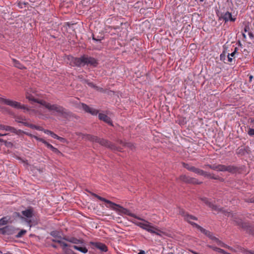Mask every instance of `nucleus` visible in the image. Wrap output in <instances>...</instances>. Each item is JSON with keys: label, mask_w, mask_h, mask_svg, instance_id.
Returning <instances> with one entry per match:
<instances>
[{"label": "nucleus", "mask_w": 254, "mask_h": 254, "mask_svg": "<svg viewBox=\"0 0 254 254\" xmlns=\"http://www.w3.org/2000/svg\"><path fill=\"white\" fill-rule=\"evenodd\" d=\"M91 194L93 196L96 197L100 200L106 202L107 204V205H106L107 207L111 209L116 210L120 214H125L127 215H128V216L133 217L137 219H140L139 217H137L134 214L132 213L129 210L127 209V208H124L123 207L121 206L119 204H117L114 202H113L111 201L108 200L104 197H102L97 195L96 193H92Z\"/></svg>", "instance_id": "nucleus-1"}, {"label": "nucleus", "mask_w": 254, "mask_h": 254, "mask_svg": "<svg viewBox=\"0 0 254 254\" xmlns=\"http://www.w3.org/2000/svg\"><path fill=\"white\" fill-rule=\"evenodd\" d=\"M70 64L73 66L77 67L83 66L85 65L96 67L98 65L97 60L87 55H83L79 58L72 57L70 61Z\"/></svg>", "instance_id": "nucleus-2"}, {"label": "nucleus", "mask_w": 254, "mask_h": 254, "mask_svg": "<svg viewBox=\"0 0 254 254\" xmlns=\"http://www.w3.org/2000/svg\"><path fill=\"white\" fill-rule=\"evenodd\" d=\"M40 104L44 106L46 108L50 111L56 112L60 117L67 119L71 116V113L64 108L63 106L58 104H51L45 101H42Z\"/></svg>", "instance_id": "nucleus-3"}, {"label": "nucleus", "mask_w": 254, "mask_h": 254, "mask_svg": "<svg viewBox=\"0 0 254 254\" xmlns=\"http://www.w3.org/2000/svg\"><path fill=\"white\" fill-rule=\"evenodd\" d=\"M139 220L143 221V222H140L135 220H134L132 222L136 225L139 226V227L150 233L155 234L157 235H160V233L161 232V231L159 230L157 227L153 226L151 223L140 218Z\"/></svg>", "instance_id": "nucleus-4"}, {"label": "nucleus", "mask_w": 254, "mask_h": 254, "mask_svg": "<svg viewBox=\"0 0 254 254\" xmlns=\"http://www.w3.org/2000/svg\"><path fill=\"white\" fill-rule=\"evenodd\" d=\"M85 138L92 142H97L103 146L108 147L112 150H115L116 149V147L115 146V145L111 142L107 141L106 139L99 138L96 136L87 134L85 136Z\"/></svg>", "instance_id": "nucleus-5"}, {"label": "nucleus", "mask_w": 254, "mask_h": 254, "mask_svg": "<svg viewBox=\"0 0 254 254\" xmlns=\"http://www.w3.org/2000/svg\"><path fill=\"white\" fill-rule=\"evenodd\" d=\"M0 103H4L5 105L11 106L15 109H22L26 111H30V109L24 105H21L19 102L7 99L0 97Z\"/></svg>", "instance_id": "nucleus-6"}, {"label": "nucleus", "mask_w": 254, "mask_h": 254, "mask_svg": "<svg viewBox=\"0 0 254 254\" xmlns=\"http://www.w3.org/2000/svg\"><path fill=\"white\" fill-rule=\"evenodd\" d=\"M236 222L247 233L253 234V227L249 223L243 222L241 219L236 221Z\"/></svg>", "instance_id": "nucleus-7"}, {"label": "nucleus", "mask_w": 254, "mask_h": 254, "mask_svg": "<svg viewBox=\"0 0 254 254\" xmlns=\"http://www.w3.org/2000/svg\"><path fill=\"white\" fill-rule=\"evenodd\" d=\"M21 213L22 215L27 218L26 221L29 225V226H31L30 224L31 223V220H28V219L32 218L34 216V210L33 208L31 207H29L28 209L22 211Z\"/></svg>", "instance_id": "nucleus-8"}, {"label": "nucleus", "mask_w": 254, "mask_h": 254, "mask_svg": "<svg viewBox=\"0 0 254 254\" xmlns=\"http://www.w3.org/2000/svg\"><path fill=\"white\" fill-rule=\"evenodd\" d=\"M237 171V168L232 165L226 166L224 165H218V171L225 172L227 171L230 173H234Z\"/></svg>", "instance_id": "nucleus-9"}, {"label": "nucleus", "mask_w": 254, "mask_h": 254, "mask_svg": "<svg viewBox=\"0 0 254 254\" xmlns=\"http://www.w3.org/2000/svg\"><path fill=\"white\" fill-rule=\"evenodd\" d=\"M220 19H222L226 23L228 21L234 22L236 18L234 16H232V13L229 11L223 12L221 13Z\"/></svg>", "instance_id": "nucleus-10"}, {"label": "nucleus", "mask_w": 254, "mask_h": 254, "mask_svg": "<svg viewBox=\"0 0 254 254\" xmlns=\"http://www.w3.org/2000/svg\"><path fill=\"white\" fill-rule=\"evenodd\" d=\"M192 225L193 227H195L197 229H198L201 233L204 234L205 235H206L207 237H208L209 239L213 240V238H215V236L213 235V234L210 232V231L204 229L197 224L195 223H192Z\"/></svg>", "instance_id": "nucleus-11"}, {"label": "nucleus", "mask_w": 254, "mask_h": 254, "mask_svg": "<svg viewBox=\"0 0 254 254\" xmlns=\"http://www.w3.org/2000/svg\"><path fill=\"white\" fill-rule=\"evenodd\" d=\"M183 166L188 170L193 172L197 175L202 176L203 170L185 163H183Z\"/></svg>", "instance_id": "nucleus-12"}, {"label": "nucleus", "mask_w": 254, "mask_h": 254, "mask_svg": "<svg viewBox=\"0 0 254 254\" xmlns=\"http://www.w3.org/2000/svg\"><path fill=\"white\" fill-rule=\"evenodd\" d=\"M90 244L95 247L96 249L99 250L101 252H107L108 251V248L107 246L103 243L90 242Z\"/></svg>", "instance_id": "nucleus-13"}, {"label": "nucleus", "mask_w": 254, "mask_h": 254, "mask_svg": "<svg viewBox=\"0 0 254 254\" xmlns=\"http://www.w3.org/2000/svg\"><path fill=\"white\" fill-rule=\"evenodd\" d=\"M81 106L82 109L87 113H90L92 115H97L98 114L99 111L98 110L90 107L85 104L82 103Z\"/></svg>", "instance_id": "nucleus-14"}, {"label": "nucleus", "mask_w": 254, "mask_h": 254, "mask_svg": "<svg viewBox=\"0 0 254 254\" xmlns=\"http://www.w3.org/2000/svg\"><path fill=\"white\" fill-rule=\"evenodd\" d=\"M14 233V227L12 226H6L0 228V233L2 235H12Z\"/></svg>", "instance_id": "nucleus-15"}, {"label": "nucleus", "mask_w": 254, "mask_h": 254, "mask_svg": "<svg viewBox=\"0 0 254 254\" xmlns=\"http://www.w3.org/2000/svg\"><path fill=\"white\" fill-rule=\"evenodd\" d=\"M201 200L202 202H203L210 208H211L212 210L217 211H220L221 210V208H219L217 206L210 202L208 198L206 197H203L201 198Z\"/></svg>", "instance_id": "nucleus-16"}, {"label": "nucleus", "mask_w": 254, "mask_h": 254, "mask_svg": "<svg viewBox=\"0 0 254 254\" xmlns=\"http://www.w3.org/2000/svg\"><path fill=\"white\" fill-rule=\"evenodd\" d=\"M249 36L250 39H253L254 38V35L252 31L251 30L249 23H247L245 24L244 27V33H243V36L244 38L246 40L247 38V34Z\"/></svg>", "instance_id": "nucleus-17"}, {"label": "nucleus", "mask_w": 254, "mask_h": 254, "mask_svg": "<svg viewBox=\"0 0 254 254\" xmlns=\"http://www.w3.org/2000/svg\"><path fill=\"white\" fill-rule=\"evenodd\" d=\"M98 118L100 120L104 121V122L107 123L108 125L113 126L111 118L106 115L102 113H99L98 114Z\"/></svg>", "instance_id": "nucleus-18"}, {"label": "nucleus", "mask_w": 254, "mask_h": 254, "mask_svg": "<svg viewBox=\"0 0 254 254\" xmlns=\"http://www.w3.org/2000/svg\"><path fill=\"white\" fill-rule=\"evenodd\" d=\"M249 148L248 147L241 146L237 150V153L241 155H244L246 153H249Z\"/></svg>", "instance_id": "nucleus-19"}, {"label": "nucleus", "mask_w": 254, "mask_h": 254, "mask_svg": "<svg viewBox=\"0 0 254 254\" xmlns=\"http://www.w3.org/2000/svg\"><path fill=\"white\" fill-rule=\"evenodd\" d=\"M212 241H213L214 242H215L216 244L220 247L225 248H227L229 249H231V247L230 246H229L228 245L224 243L223 242L220 241L219 239H218L216 237H215V238H213V240Z\"/></svg>", "instance_id": "nucleus-20"}, {"label": "nucleus", "mask_w": 254, "mask_h": 254, "mask_svg": "<svg viewBox=\"0 0 254 254\" xmlns=\"http://www.w3.org/2000/svg\"><path fill=\"white\" fill-rule=\"evenodd\" d=\"M64 239L68 242H69L74 244H84L83 240H80V239H78L74 238V237H71L70 238Z\"/></svg>", "instance_id": "nucleus-21"}, {"label": "nucleus", "mask_w": 254, "mask_h": 254, "mask_svg": "<svg viewBox=\"0 0 254 254\" xmlns=\"http://www.w3.org/2000/svg\"><path fill=\"white\" fill-rule=\"evenodd\" d=\"M1 130H4L6 131H9L11 133H13V132H15V127H12V126L5 125L2 124V127H1Z\"/></svg>", "instance_id": "nucleus-22"}, {"label": "nucleus", "mask_w": 254, "mask_h": 254, "mask_svg": "<svg viewBox=\"0 0 254 254\" xmlns=\"http://www.w3.org/2000/svg\"><path fill=\"white\" fill-rule=\"evenodd\" d=\"M47 148L50 149L53 152L58 155H62V153L57 148L53 146L52 144H50L47 142L46 144L45 145Z\"/></svg>", "instance_id": "nucleus-23"}, {"label": "nucleus", "mask_w": 254, "mask_h": 254, "mask_svg": "<svg viewBox=\"0 0 254 254\" xmlns=\"http://www.w3.org/2000/svg\"><path fill=\"white\" fill-rule=\"evenodd\" d=\"M14 118L15 119V121L18 123H21L24 125V123H26V119L22 116H14Z\"/></svg>", "instance_id": "nucleus-24"}, {"label": "nucleus", "mask_w": 254, "mask_h": 254, "mask_svg": "<svg viewBox=\"0 0 254 254\" xmlns=\"http://www.w3.org/2000/svg\"><path fill=\"white\" fill-rule=\"evenodd\" d=\"M72 248L74 249L79 251L83 254H86L88 252V249L85 247H80L76 245H74L72 246Z\"/></svg>", "instance_id": "nucleus-25"}, {"label": "nucleus", "mask_w": 254, "mask_h": 254, "mask_svg": "<svg viewBox=\"0 0 254 254\" xmlns=\"http://www.w3.org/2000/svg\"><path fill=\"white\" fill-rule=\"evenodd\" d=\"M189 179V180L188 184H193V185H200V184H202V182L199 181L198 179L194 178H192V177H190Z\"/></svg>", "instance_id": "nucleus-26"}, {"label": "nucleus", "mask_w": 254, "mask_h": 254, "mask_svg": "<svg viewBox=\"0 0 254 254\" xmlns=\"http://www.w3.org/2000/svg\"><path fill=\"white\" fill-rule=\"evenodd\" d=\"M12 62L15 67L21 69L25 68L24 66L22 65L18 61L13 59Z\"/></svg>", "instance_id": "nucleus-27"}, {"label": "nucleus", "mask_w": 254, "mask_h": 254, "mask_svg": "<svg viewBox=\"0 0 254 254\" xmlns=\"http://www.w3.org/2000/svg\"><path fill=\"white\" fill-rule=\"evenodd\" d=\"M26 98L28 100L32 102H35V103L36 102V103H38L39 104H40V102L42 101V100L39 101L37 99L35 98L33 95H32L31 94H27L26 95Z\"/></svg>", "instance_id": "nucleus-28"}, {"label": "nucleus", "mask_w": 254, "mask_h": 254, "mask_svg": "<svg viewBox=\"0 0 254 254\" xmlns=\"http://www.w3.org/2000/svg\"><path fill=\"white\" fill-rule=\"evenodd\" d=\"M186 217L185 218V220L188 221L189 223H190L191 225H192V223H193V222H191L190 220H197V217L193 216V215H190L189 213L187 215H186Z\"/></svg>", "instance_id": "nucleus-29"}, {"label": "nucleus", "mask_w": 254, "mask_h": 254, "mask_svg": "<svg viewBox=\"0 0 254 254\" xmlns=\"http://www.w3.org/2000/svg\"><path fill=\"white\" fill-rule=\"evenodd\" d=\"M52 241L54 242L58 243L60 244L62 247L63 249L64 250L65 248L67 247L68 245L66 243L62 241L60 239H52Z\"/></svg>", "instance_id": "nucleus-30"}, {"label": "nucleus", "mask_w": 254, "mask_h": 254, "mask_svg": "<svg viewBox=\"0 0 254 254\" xmlns=\"http://www.w3.org/2000/svg\"><path fill=\"white\" fill-rule=\"evenodd\" d=\"M50 235L55 238L54 239H60L62 238V237L60 236L59 232L57 231H53L51 232Z\"/></svg>", "instance_id": "nucleus-31"}, {"label": "nucleus", "mask_w": 254, "mask_h": 254, "mask_svg": "<svg viewBox=\"0 0 254 254\" xmlns=\"http://www.w3.org/2000/svg\"><path fill=\"white\" fill-rule=\"evenodd\" d=\"M44 132L47 134L51 135L54 138L57 137V135L51 130L45 129L44 130Z\"/></svg>", "instance_id": "nucleus-32"}, {"label": "nucleus", "mask_w": 254, "mask_h": 254, "mask_svg": "<svg viewBox=\"0 0 254 254\" xmlns=\"http://www.w3.org/2000/svg\"><path fill=\"white\" fill-rule=\"evenodd\" d=\"M189 178H190L189 176H186L185 175H183L180 177V180L184 182L188 183Z\"/></svg>", "instance_id": "nucleus-33"}, {"label": "nucleus", "mask_w": 254, "mask_h": 254, "mask_svg": "<svg viewBox=\"0 0 254 254\" xmlns=\"http://www.w3.org/2000/svg\"><path fill=\"white\" fill-rule=\"evenodd\" d=\"M8 219L6 217H3L0 219V226L5 225L7 224Z\"/></svg>", "instance_id": "nucleus-34"}, {"label": "nucleus", "mask_w": 254, "mask_h": 254, "mask_svg": "<svg viewBox=\"0 0 254 254\" xmlns=\"http://www.w3.org/2000/svg\"><path fill=\"white\" fill-rule=\"evenodd\" d=\"M27 231L25 230L22 229L20 231L18 234L16 235V238H19L22 237L23 235H24L26 233Z\"/></svg>", "instance_id": "nucleus-35"}, {"label": "nucleus", "mask_w": 254, "mask_h": 254, "mask_svg": "<svg viewBox=\"0 0 254 254\" xmlns=\"http://www.w3.org/2000/svg\"><path fill=\"white\" fill-rule=\"evenodd\" d=\"M84 83H86L89 86L95 89L97 88V86L95 85L93 82H90L89 80H84Z\"/></svg>", "instance_id": "nucleus-36"}, {"label": "nucleus", "mask_w": 254, "mask_h": 254, "mask_svg": "<svg viewBox=\"0 0 254 254\" xmlns=\"http://www.w3.org/2000/svg\"><path fill=\"white\" fill-rule=\"evenodd\" d=\"M226 52L224 51L220 55V60L222 61H224L226 60Z\"/></svg>", "instance_id": "nucleus-37"}, {"label": "nucleus", "mask_w": 254, "mask_h": 254, "mask_svg": "<svg viewBox=\"0 0 254 254\" xmlns=\"http://www.w3.org/2000/svg\"><path fill=\"white\" fill-rule=\"evenodd\" d=\"M34 138L36 139L37 141H40L41 142H42L43 143H44L45 145L46 144V143H47V141H46L45 139H44L43 138H40L37 136H34Z\"/></svg>", "instance_id": "nucleus-38"}, {"label": "nucleus", "mask_w": 254, "mask_h": 254, "mask_svg": "<svg viewBox=\"0 0 254 254\" xmlns=\"http://www.w3.org/2000/svg\"><path fill=\"white\" fill-rule=\"evenodd\" d=\"M238 48L235 47L234 49V51L232 52L231 54L228 53V55H230V56L232 58H235V55L237 53Z\"/></svg>", "instance_id": "nucleus-39"}, {"label": "nucleus", "mask_w": 254, "mask_h": 254, "mask_svg": "<svg viewBox=\"0 0 254 254\" xmlns=\"http://www.w3.org/2000/svg\"><path fill=\"white\" fill-rule=\"evenodd\" d=\"M179 214L184 217V219H185L187 216L186 215H187L188 213L183 209H180L179 211Z\"/></svg>", "instance_id": "nucleus-40"}, {"label": "nucleus", "mask_w": 254, "mask_h": 254, "mask_svg": "<svg viewBox=\"0 0 254 254\" xmlns=\"http://www.w3.org/2000/svg\"><path fill=\"white\" fill-rule=\"evenodd\" d=\"M24 125L26 127H29L32 129H35V126L36 125H33V124H29L27 122H26V123H24Z\"/></svg>", "instance_id": "nucleus-41"}, {"label": "nucleus", "mask_w": 254, "mask_h": 254, "mask_svg": "<svg viewBox=\"0 0 254 254\" xmlns=\"http://www.w3.org/2000/svg\"><path fill=\"white\" fill-rule=\"evenodd\" d=\"M13 133L17 134V135H20L22 133H24V134H27L26 132H25L23 130H22L21 129H17L16 128H15V132H13Z\"/></svg>", "instance_id": "nucleus-42"}, {"label": "nucleus", "mask_w": 254, "mask_h": 254, "mask_svg": "<svg viewBox=\"0 0 254 254\" xmlns=\"http://www.w3.org/2000/svg\"><path fill=\"white\" fill-rule=\"evenodd\" d=\"M211 174L210 173L206 172V171H203V173H202V176H203V177H207V178H209L211 176Z\"/></svg>", "instance_id": "nucleus-43"}, {"label": "nucleus", "mask_w": 254, "mask_h": 254, "mask_svg": "<svg viewBox=\"0 0 254 254\" xmlns=\"http://www.w3.org/2000/svg\"><path fill=\"white\" fill-rule=\"evenodd\" d=\"M209 168L212 169L213 170H216L218 171V165H211V166H209Z\"/></svg>", "instance_id": "nucleus-44"}, {"label": "nucleus", "mask_w": 254, "mask_h": 254, "mask_svg": "<svg viewBox=\"0 0 254 254\" xmlns=\"http://www.w3.org/2000/svg\"><path fill=\"white\" fill-rule=\"evenodd\" d=\"M207 247L208 248H210V249H212L213 251H215V252H217V250H218V248H217V247H215V246H213V245H207Z\"/></svg>", "instance_id": "nucleus-45"}, {"label": "nucleus", "mask_w": 254, "mask_h": 254, "mask_svg": "<svg viewBox=\"0 0 254 254\" xmlns=\"http://www.w3.org/2000/svg\"><path fill=\"white\" fill-rule=\"evenodd\" d=\"M35 129H36L37 130H41L44 132V130H45V129L43 128L42 127L36 126H35Z\"/></svg>", "instance_id": "nucleus-46"}, {"label": "nucleus", "mask_w": 254, "mask_h": 254, "mask_svg": "<svg viewBox=\"0 0 254 254\" xmlns=\"http://www.w3.org/2000/svg\"><path fill=\"white\" fill-rule=\"evenodd\" d=\"M248 133L250 135H254V128H250L248 131Z\"/></svg>", "instance_id": "nucleus-47"}, {"label": "nucleus", "mask_w": 254, "mask_h": 254, "mask_svg": "<svg viewBox=\"0 0 254 254\" xmlns=\"http://www.w3.org/2000/svg\"><path fill=\"white\" fill-rule=\"evenodd\" d=\"M77 78H78V79H79L80 80H81V81H82V82H83V83H84V80H86V79H84V78H83V75H78Z\"/></svg>", "instance_id": "nucleus-48"}, {"label": "nucleus", "mask_w": 254, "mask_h": 254, "mask_svg": "<svg viewBox=\"0 0 254 254\" xmlns=\"http://www.w3.org/2000/svg\"><path fill=\"white\" fill-rule=\"evenodd\" d=\"M55 139H57L61 142H64V141L65 140V139L64 138L59 136L58 135H57V137L56 138H55Z\"/></svg>", "instance_id": "nucleus-49"}, {"label": "nucleus", "mask_w": 254, "mask_h": 254, "mask_svg": "<svg viewBox=\"0 0 254 254\" xmlns=\"http://www.w3.org/2000/svg\"><path fill=\"white\" fill-rule=\"evenodd\" d=\"M210 178L212 179H214V180H219V179H220V178L218 176H215L213 174H211V176H210Z\"/></svg>", "instance_id": "nucleus-50"}, {"label": "nucleus", "mask_w": 254, "mask_h": 254, "mask_svg": "<svg viewBox=\"0 0 254 254\" xmlns=\"http://www.w3.org/2000/svg\"><path fill=\"white\" fill-rule=\"evenodd\" d=\"M246 200L249 202L253 203L254 202V197H252L250 198V199H246Z\"/></svg>", "instance_id": "nucleus-51"}, {"label": "nucleus", "mask_w": 254, "mask_h": 254, "mask_svg": "<svg viewBox=\"0 0 254 254\" xmlns=\"http://www.w3.org/2000/svg\"><path fill=\"white\" fill-rule=\"evenodd\" d=\"M95 89H96V90L99 91L100 92H104V91L103 88H102L101 87H98L97 86V88H95Z\"/></svg>", "instance_id": "nucleus-52"}, {"label": "nucleus", "mask_w": 254, "mask_h": 254, "mask_svg": "<svg viewBox=\"0 0 254 254\" xmlns=\"http://www.w3.org/2000/svg\"><path fill=\"white\" fill-rule=\"evenodd\" d=\"M228 61L230 63H231L233 61V59L232 57L230 56V55H227Z\"/></svg>", "instance_id": "nucleus-53"}, {"label": "nucleus", "mask_w": 254, "mask_h": 254, "mask_svg": "<svg viewBox=\"0 0 254 254\" xmlns=\"http://www.w3.org/2000/svg\"><path fill=\"white\" fill-rule=\"evenodd\" d=\"M209 166H211V165H210V164H205L203 166V168H204V169H206L207 167L209 168Z\"/></svg>", "instance_id": "nucleus-54"}, {"label": "nucleus", "mask_w": 254, "mask_h": 254, "mask_svg": "<svg viewBox=\"0 0 254 254\" xmlns=\"http://www.w3.org/2000/svg\"><path fill=\"white\" fill-rule=\"evenodd\" d=\"M125 146H127V147H131L132 146H133V145L129 143H127L125 144Z\"/></svg>", "instance_id": "nucleus-55"}, {"label": "nucleus", "mask_w": 254, "mask_h": 254, "mask_svg": "<svg viewBox=\"0 0 254 254\" xmlns=\"http://www.w3.org/2000/svg\"><path fill=\"white\" fill-rule=\"evenodd\" d=\"M137 254H146L144 251L141 250Z\"/></svg>", "instance_id": "nucleus-56"}, {"label": "nucleus", "mask_w": 254, "mask_h": 254, "mask_svg": "<svg viewBox=\"0 0 254 254\" xmlns=\"http://www.w3.org/2000/svg\"><path fill=\"white\" fill-rule=\"evenodd\" d=\"M8 134H9V133H4V134L0 133V136H4L7 135Z\"/></svg>", "instance_id": "nucleus-57"}, {"label": "nucleus", "mask_w": 254, "mask_h": 254, "mask_svg": "<svg viewBox=\"0 0 254 254\" xmlns=\"http://www.w3.org/2000/svg\"><path fill=\"white\" fill-rule=\"evenodd\" d=\"M16 215H17V216H18V217H20L21 219H23V217H22V216H20V215L19 213H16Z\"/></svg>", "instance_id": "nucleus-58"}, {"label": "nucleus", "mask_w": 254, "mask_h": 254, "mask_svg": "<svg viewBox=\"0 0 254 254\" xmlns=\"http://www.w3.org/2000/svg\"><path fill=\"white\" fill-rule=\"evenodd\" d=\"M0 142H6V141L3 139L0 138Z\"/></svg>", "instance_id": "nucleus-59"}, {"label": "nucleus", "mask_w": 254, "mask_h": 254, "mask_svg": "<svg viewBox=\"0 0 254 254\" xmlns=\"http://www.w3.org/2000/svg\"><path fill=\"white\" fill-rule=\"evenodd\" d=\"M92 39H93L94 41H99V40H98V39H97L96 38H95L94 36L93 37Z\"/></svg>", "instance_id": "nucleus-60"}, {"label": "nucleus", "mask_w": 254, "mask_h": 254, "mask_svg": "<svg viewBox=\"0 0 254 254\" xmlns=\"http://www.w3.org/2000/svg\"><path fill=\"white\" fill-rule=\"evenodd\" d=\"M51 246H52V247L53 248H57V246L56 245H52Z\"/></svg>", "instance_id": "nucleus-61"}, {"label": "nucleus", "mask_w": 254, "mask_h": 254, "mask_svg": "<svg viewBox=\"0 0 254 254\" xmlns=\"http://www.w3.org/2000/svg\"><path fill=\"white\" fill-rule=\"evenodd\" d=\"M253 78V75H250V80H252V78Z\"/></svg>", "instance_id": "nucleus-62"}, {"label": "nucleus", "mask_w": 254, "mask_h": 254, "mask_svg": "<svg viewBox=\"0 0 254 254\" xmlns=\"http://www.w3.org/2000/svg\"><path fill=\"white\" fill-rule=\"evenodd\" d=\"M2 125V124H0V130H1Z\"/></svg>", "instance_id": "nucleus-63"}, {"label": "nucleus", "mask_w": 254, "mask_h": 254, "mask_svg": "<svg viewBox=\"0 0 254 254\" xmlns=\"http://www.w3.org/2000/svg\"><path fill=\"white\" fill-rule=\"evenodd\" d=\"M11 254V253H10V252H7V253H5V254Z\"/></svg>", "instance_id": "nucleus-64"}]
</instances>
